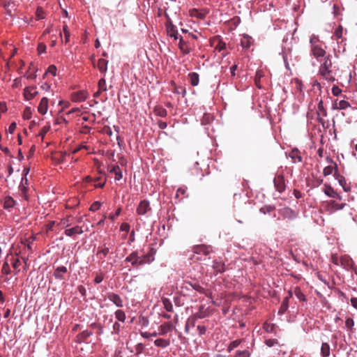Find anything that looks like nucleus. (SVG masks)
<instances>
[{
  "label": "nucleus",
  "mask_w": 357,
  "mask_h": 357,
  "mask_svg": "<svg viewBox=\"0 0 357 357\" xmlns=\"http://www.w3.org/2000/svg\"><path fill=\"white\" fill-rule=\"evenodd\" d=\"M319 73L325 79L329 82H334L335 80L333 70L331 56L330 54L324 58V61L321 63L319 68Z\"/></svg>",
  "instance_id": "nucleus-1"
},
{
  "label": "nucleus",
  "mask_w": 357,
  "mask_h": 357,
  "mask_svg": "<svg viewBox=\"0 0 357 357\" xmlns=\"http://www.w3.org/2000/svg\"><path fill=\"white\" fill-rule=\"evenodd\" d=\"M210 314L208 307H205L204 305L199 306L198 311L193 314L189 319L188 321H192V326H195V321L199 319H204L208 317Z\"/></svg>",
  "instance_id": "nucleus-2"
},
{
  "label": "nucleus",
  "mask_w": 357,
  "mask_h": 357,
  "mask_svg": "<svg viewBox=\"0 0 357 357\" xmlns=\"http://www.w3.org/2000/svg\"><path fill=\"white\" fill-rule=\"evenodd\" d=\"M274 185L276 190L279 192H283L286 189L284 177L282 174H278L274 178Z\"/></svg>",
  "instance_id": "nucleus-3"
},
{
  "label": "nucleus",
  "mask_w": 357,
  "mask_h": 357,
  "mask_svg": "<svg viewBox=\"0 0 357 357\" xmlns=\"http://www.w3.org/2000/svg\"><path fill=\"white\" fill-rule=\"evenodd\" d=\"M334 176L338 181L339 184L342 187L345 192L350 191V186L347 185L345 178L338 173L337 164H335Z\"/></svg>",
  "instance_id": "nucleus-4"
},
{
  "label": "nucleus",
  "mask_w": 357,
  "mask_h": 357,
  "mask_svg": "<svg viewBox=\"0 0 357 357\" xmlns=\"http://www.w3.org/2000/svg\"><path fill=\"white\" fill-rule=\"evenodd\" d=\"M151 210L149 202L146 199H144L139 204L136 211L138 215H144L151 211Z\"/></svg>",
  "instance_id": "nucleus-5"
},
{
  "label": "nucleus",
  "mask_w": 357,
  "mask_h": 357,
  "mask_svg": "<svg viewBox=\"0 0 357 357\" xmlns=\"http://www.w3.org/2000/svg\"><path fill=\"white\" fill-rule=\"evenodd\" d=\"M340 265L347 270L353 269L354 262L353 259L348 255H343L340 259Z\"/></svg>",
  "instance_id": "nucleus-6"
},
{
  "label": "nucleus",
  "mask_w": 357,
  "mask_h": 357,
  "mask_svg": "<svg viewBox=\"0 0 357 357\" xmlns=\"http://www.w3.org/2000/svg\"><path fill=\"white\" fill-rule=\"evenodd\" d=\"M311 54L313 55L314 58L319 60V58L324 57L326 56V52L322 48L320 45L313 46V47L310 48Z\"/></svg>",
  "instance_id": "nucleus-7"
},
{
  "label": "nucleus",
  "mask_w": 357,
  "mask_h": 357,
  "mask_svg": "<svg viewBox=\"0 0 357 357\" xmlns=\"http://www.w3.org/2000/svg\"><path fill=\"white\" fill-rule=\"evenodd\" d=\"M321 115H322L324 117L327 116V115H328L327 111L324 106V102H323L322 99H320L318 101L317 119L320 123L324 124V121L321 117Z\"/></svg>",
  "instance_id": "nucleus-8"
},
{
  "label": "nucleus",
  "mask_w": 357,
  "mask_h": 357,
  "mask_svg": "<svg viewBox=\"0 0 357 357\" xmlns=\"http://www.w3.org/2000/svg\"><path fill=\"white\" fill-rule=\"evenodd\" d=\"M345 205V204H338L333 200H330L327 202L326 208L328 211L332 213L335 211L342 210Z\"/></svg>",
  "instance_id": "nucleus-9"
},
{
  "label": "nucleus",
  "mask_w": 357,
  "mask_h": 357,
  "mask_svg": "<svg viewBox=\"0 0 357 357\" xmlns=\"http://www.w3.org/2000/svg\"><path fill=\"white\" fill-rule=\"evenodd\" d=\"M107 297L110 301H112L117 307H121L123 306V300L118 294H114L113 292H108L107 294Z\"/></svg>",
  "instance_id": "nucleus-10"
},
{
  "label": "nucleus",
  "mask_w": 357,
  "mask_h": 357,
  "mask_svg": "<svg viewBox=\"0 0 357 357\" xmlns=\"http://www.w3.org/2000/svg\"><path fill=\"white\" fill-rule=\"evenodd\" d=\"M212 267L214 270L215 275L222 273L225 271V264L222 260L220 259L214 260L213 261Z\"/></svg>",
  "instance_id": "nucleus-11"
},
{
  "label": "nucleus",
  "mask_w": 357,
  "mask_h": 357,
  "mask_svg": "<svg viewBox=\"0 0 357 357\" xmlns=\"http://www.w3.org/2000/svg\"><path fill=\"white\" fill-rule=\"evenodd\" d=\"M38 94L36 86H27L24 89V96L26 100L33 99Z\"/></svg>",
  "instance_id": "nucleus-12"
},
{
  "label": "nucleus",
  "mask_w": 357,
  "mask_h": 357,
  "mask_svg": "<svg viewBox=\"0 0 357 357\" xmlns=\"http://www.w3.org/2000/svg\"><path fill=\"white\" fill-rule=\"evenodd\" d=\"M192 250L196 254H203L204 255H207L211 252V248L205 245H198L194 246L192 248Z\"/></svg>",
  "instance_id": "nucleus-13"
},
{
  "label": "nucleus",
  "mask_w": 357,
  "mask_h": 357,
  "mask_svg": "<svg viewBox=\"0 0 357 357\" xmlns=\"http://www.w3.org/2000/svg\"><path fill=\"white\" fill-rule=\"evenodd\" d=\"M324 192L330 197L342 199V197L328 184L324 185Z\"/></svg>",
  "instance_id": "nucleus-14"
},
{
  "label": "nucleus",
  "mask_w": 357,
  "mask_h": 357,
  "mask_svg": "<svg viewBox=\"0 0 357 357\" xmlns=\"http://www.w3.org/2000/svg\"><path fill=\"white\" fill-rule=\"evenodd\" d=\"M84 232L82 228L79 226H75L70 229H66L64 231V234L67 236L72 237L76 234H82Z\"/></svg>",
  "instance_id": "nucleus-15"
},
{
  "label": "nucleus",
  "mask_w": 357,
  "mask_h": 357,
  "mask_svg": "<svg viewBox=\"0 0 357 357\" xmlns=\"http://www.w3.org/2000/svg\"><path fill=\"white\" fill-rule=\"evenodd\" d=\"M173 325L170 322H165L163 324L160 325L159 327V333L158 334L160 335H164L167 333L172 331L173 330Z\"/></svg>",
  "instance_id": "nucleus-16"
},
{
  "label": "nucleus",
  "mask_w": 357,
  "mask_h": 357,
  "mask_svg": "<svg viewBox=\"0 0 357 357\" xmlns=\"http://www.w3.org/2000/svg\"><path fill=\"white\" fill-rule=\"evenodd\" d=\"M178 47L184 54H188L191 52V48L188 45V42L185 41L182 37L179 39Z\"/></svg>",
  "instance_id": "nucleus-17"
},
{
  "label": "nucleus",
  "mask_w": 357,
  "mask_h": 357,
  "mask_svg": "<svg viewBox=\"0 0 357 357\" xmlns=\"http://www.w3.org/2000/svg\"><path fill=\"white\" fill-rule=\"evenodd\" d=\"M207 13H208V11H206V10L199 11V10H197L196 8H193V9H191L189 10V14L191 17H197V19H200V20L204 19L206 17V15H207Z\"/></svg>",
  "instance_id": "nucleus-18"
},
{
  "label": "nucleus",
  "mask_w": 357,
  "mask_h": 357,
  "mask_svg": "<svg viewBox=\"0 0 357 357\" xmlns=\"http://www.w3.org/2000/svg\"><path fill=\"white\" fill-rule=\"evenodd\" d=\"M289 157L291 158V160L294 163L301 162H302V156L301 155V152L297 149H294L289 153Z\"/></svg>",
  "instance_id": "nucleus-19"
},
{
  "label": "nucleus",
  "mask_w": 357,
  "mask_h": 357,
  "mask_svg": "<svg viewBox=\"0 0 357 357\" xmlns=\"http://www.w3.org/2000/svg\"><path fill=\"white\" fill-rule=\"evenodd\" d=\"M92 335H93V333L91 331H88V330L84 331L77 335V337H76L77 342L79 343L84 342Z\"/></svg>",
  "instance_id": "nucleus-20"
},
{
  "label": "nucleus",
  "mask_w": 357,
  "mask_h": 357,
  "mask_svg": "<svg viewBox=\"0 0 357 357\" xmlns=\"http://www.w3.org/2000/svg\"><path fill=\"white\" fill-rule=\"evenodd\" d=\"M126 261L130 262L132 266H138L139 256L137 251L130 253L126 258Z\"/></svg>",
  "instance_id": "nucleus-21"
},
{
  "label": "nucleus",
  "mask_w": 357,
  "mask_h": 357,
  "mask_svg": "<svg viewBox=\"0 0 357 357\" xmlns=\"http://www.w3.org/2000/svg\"><path fill=\"white\" fill-rule=\"evenodd\" d=\"M48 107V99L47 98H43L38 107V111L40 114L44 115L46 114Z\"/></svg>",
  "instance_id": "nucleus-22"
},
{
  "label": "nucleus",
  "mask_w": 357,
  "mask_h": 357,
  "mask_svg": "<svg viewBox=\"0 0 357 357\" xmlns=\"http://www.w3.org/2000/svg\"><path fill=\"white\" fill-rule=\"evenodd\" d=\"M109 172L114 174L116 181H119L122 178V172L118 165H114L109 167Z\"/></svg>",
  "instance_id": "nucleus-23"
},
{
  "label": "nucleus",
  "mask_w": 357,
  "mask_h": 357,
  "mask_svg": "<svg viewBox=\"0 0 357 357\" xmlns=\"http://www.w3.org/2000/svg\"><path fill=\"white\" fill-rule=\"evenodd\" d=\"M351 106L350 103L344 100H342L340 102H335L333 105V109H346Z\"/></svg>",
  "instance_id": "nucleus-24"
},
{
  "label": "nucleus",
  "mask_w": 357,
  "mask_h": 357,
  "mask_svg": "<svg viewBox=\"0 0 357 357\" xmlns=\"http://www.w3.org/2000/svg\"><path fill=\"white\" fill-rule=\"evenodd\" d=\"M67 271V268L66 266H61L57 267L55 269L53 275L56 279L62 280L63 279V275L62 273H66Z\"/></svg>",
  "instance_id": "nucleus-25"
},
{
  "label": "nucleus",
  "mask_w": 357,
  "mask_h": 357,
  "mask_svg": "<svg viewBox=\"0 0 357 357\" xmlns=\"http://www.w3.org/2000/svg\"><path fill=\"white\" fill-rule=\"evenodd\" d=\"M171 85L172 86V91L176 94H182V96L184 97L186 94V90L183 86H176V83L174 81L171 82Z\"/></svg>",
  "instance_id": "nucleus-26"
},
{
  "label": "nucleus",
  "mask_w": 357,
  "mask_h": 357,
  "mask_svg": "<svg viewBox=\"0 0 357 357\" xmlns=\"http://www.w3.org/2000/svg\"><path fill=\"white\" fill-rule=\"evenodd\" d=\"M107 60L100 59L98 61L97 67L101 73H105L107 70Z\"/></svg>",
  "instance_id": "nucleus-27"
},
{
  "label": "nucleus",
  "mask_w": 357,
  "mask_h": 357,
  "mask_svg": "<svg viewBox=\"0 0 357 357\" xmlns=\"http://www.w3.org/2000/svg\"><path fill=\"white\" fill-rule=\"evenodd\" d=\"M153 260V258L150 254L144 255L139 257L138 266H142L145 264H149Z\"/></svg>",
  "instance_id": "nucleus-28"
},
{
  "label": "nucleus",
  "mask_w": 357,
  "mask_h": 357,
  "mask_svg": "<svg viewBox=\"0 0 357 357\" xmlns=\"http://www.w3.org/2000/svg\"><path fill=\"white\" fill-rule=\"evenodd\" d=\"M154 344L158 347L165 348L170 344V341L167 339L158 338L154 341Z\"/></svg>",
  "instance_id": "nucleus-29"
},
{
  "label": "nucleus",
  "mask_w": 357,
  "mask_h": 357,
  "mask_svg": "<svg viewBox=\"0 0 357 357\" xmlns=\"http://www.w3.org/2000/svg\"><path fill=\"white\" fill-rule=\"evenodd\" d=\"M190 84L195 86H197L199 82V77L197 73H190L188 74Z\"/></svg>",
  "instance_id": "nucleus-30"
},
{
  "label": "nucleus",
  "mask_w": 357,
  "mask_h": 357,
  "mask_svg": "<svg viewBox=\"0 0 357 357\" xmlns=\"http://www.w3.org/2000/svg\"><path fill=\"white\" fill-rule=\"evenodd\" d=\"M161 300H162V303L163 304L164 308L167 312H173V305H172L171 301L169 298H165V297H162Z\"/></svg>",
  "instance_id": "nucleus-31"
},
{
  "label": "nucleus",
  "mask_w": 357,
  "mask_h": 357,
  "mask_svg": "<svg viewBox=\"0 0 357 357\" xmlns=\"http://www.w3.org/2000/svg\"><path fill=\"white\" fill-rule=\"evenodd\" d=\"M321 354L322 357H328L330 356V345L324 342L321 347Z\"/></svg>",
  "instance_id": "nucleus-32"
},
{
  "label": "nucleus",
  "mask_w": 357,
  "mask_h": 357,
  "mask_svg": "<svg viewBox=\"0 0 357 357\" xmlns=\"http://www.w3.org/2000/svg\"><path fill=\"white\" fill-rule=\"evenodd\" d=\"M289 307V297H285L280 307L278 314H283Z\"/></svg>",
  "instance_id": "nucleus-33"
},
{
  "label": "nucleus",
  "mask_w": 357,
  "mask_h": 357,
  "mask_svg": "<svg viewBox=\"0 0 357 357\" xmlns=\"http://www.w3.org/2000/svg\"><path fill=\"white\" fill-rule=\"evenodd\" d=\"M15 204V201L11 197H6L4 199L3 207L6 209L13 208Z\"/></svg>",
  "instance_id": "nucleus-34"
},
{
  "label": "nucleus",
  "mask_w": 357,
  "mask_h": 357,
  "mask_svg": "<svg viewBox=\"0 0 357 357\" xmlns=\"http://www.w3.org/2000/svg\"><path fill=\"white\" fill-rule=\"evenodd\" d=\"M154 112L157 116L161 117H165L167 114V110L163 108L162 106H156L154 108Z\"/></svg>",
  "instance_id": "nucleus-35"
},
{
  "label": "nucleus",
  "mask_w": 357,
  "mask_h": 357,
  "mask_svg": "<svg viewBox=\"0 0 357 357\" xmlns=\"http://www.w3.org/2000/svg\"><path fill=\"white\" fill-rule=\"evenodd\" d=\"M86 98V93L85 91H79L74 94L73 99L76 101H84Z\"/></svg>",
  "instance_id": "nucleus-36"
},
{
  "label": "nucleus",
  "mask_w": 357,
  "mask_h": 357,
  "mask_svg": "<svg viewBox=\"0 0 357 357\" xmlns=\"http://www.w3.org/2000/svg\"><path fill=\"white\" fill-rule=\"evenodd\" d=\"M264 77V75L261 71L258 70L256 72L255 76V85L259 88L261 89L262 86L260 84L261 79Z\"/></svg>",
  "instance_id": "nucleus-37"
},
{
  "label": "nucleus",
  "mask_w": 357,
  "mask_h": 357,
  "mask_svg": "<svg viewBox=\"0 0 357 357\" xmlns=\"http://www.w3.org/2000/svg\"><path fill=\"white\" fill-rule=\"evenodd\" d=\"M167 32L169 36L174 38L175 40L178 39V32L175 26H172L170 28H168Z\"/></svg>",
  "instance_id": "nucleus-38"
},
{
  "label": "nucleus",
  "mask_w": 357,
  "mask_h": 357,
  "mask_svg": "<svg viewBox=\"0 0 357 357\" xmlns=\"http://www.w3.org/2000/svg\"><path fill=\"white\" fill-rule=\"evenodd\" d=\"M294 294L296 296V298L300 301H305V296L304 295V294L302 292L301 289L299 287H296L294 289Z\"/></svg>",
  "instance_id": "nucleus-39"
},
{
  "label": "nucleus",
  "mask_w": 357,
  "mask_h": 357,
  "mask_svg": "<svg viewBox=\"0 0 357 357\" xmlns=\"http://www.w3.org/2000/svg\"><path fill=\"white\" fill-rule=\"evenodd\" d=\"M251 356V353L247 350V349H245V350H243V351H241V350H238L235 352V355L234 357H250Z\"/></svg>",
  "instance_id": "nucleus-40"
},
{
  "label": "nucleus",
  "mask_w": 357,
  "mask_h": 357,
  "mask_svg": "<svg viewBox=\"0 0 357 357\" xmlns=\"http://www.w3.org/2000/svg\"><path fill=\"white\" fill-rule=\"evenodd\" d=\"M218 41V44L215 45V49L219 52L226 48V43L222 42L220 38H216L213 39V41Z\"/></svg>",
  "instance_id": "nucleus-41"
},
{
  "label": "nucleus",
  "mask_w": 357,
  "mask_h": 357,
  "mask_svg": "<svg viewBox=\"0 0 357 357\" xmlns=\"http://www.w3.org/2000/svg\"><path fill=\"white\" fill-rule=\"evenodd\" d=\"M115 317L119 321L124 322L126 320V314L121 310H118L115 312Z\"/></svg>",
  "instance_id": "nucleus-42"
},
{
  "label": "nucleus",
  "mask_w": 357,
  "mask_h": 357,
  "mask_svg": "<svg viewBox=\"0 0 357 357\" xmlns=\"http://www.w3.org/2000/svg\"><path fill=\"white\" fill-rule=\"evenodd\" d=\"M70 218H71V216H67L66 218H63L62 220H61V221L57 224V225H61L63 227H68L69 226L71 225V222H70Z\"/></svg>",
  "instance_id": "nucleus-43"
},
{
  "label": "nucleus",
  "mask_w": 357,
  "mask_h": 357,
  "mask_svg": "<svg viewBox=\"0 0 357 357\" xmlns=\"http://www.w3.org/2000/svg\"><path fill=\"white\" fill-rule=\"evenodd\" d=\"M283 215L285 218H293L296 217V214L294 212V211H292L289 208H284L283 209Z\"/></svg>",
  "instance_id": "nucleus-44"
},
{
  "label": "nucleus",
  "mask_w": 357,
  "mask_h": 357,
  "mask_svg": "<svg viewBox=\"0 0 357 357\" xmlns=\"http://www.w3.org/2000/svg\"><path fill=\"white\" fill-rule=\"evenodd\" d=\"M242 341H243L242 339H239V340H236L231 342L228 346V349H227L228 351L230 352L234 349L236 348L242 342Z\"/></svg>",
  "instance_id": "nucleus-45"
},
{
  "label": "nucleus",
  "mask_w": 357,
  "mask_h": 357,
  "mask_svg": "<svg viewBox=\"0 0 357 357\" xmlns=\"http://www.w3.org/2000/svg\"><path fill=\"white\" fill-rule=\"evenodd\" d=\"M310 48L313 46L320 45V40L318 36L315 35L311 36L310 38Z\"/></svg>",
  "instance_id": "nucleus-46"
},
{
  "label": "nucleus",
  "mask_w": 357,
  "mask_h": 357,
  "mask_svg": "<svg viewBox=\"0 0 357 357\" xmlns=\"http://www.w3.org/2000/svg\"><path fill=\"white\" fill-rule=\"evenodd\" d=\"M109 246H106V244H103L102 248L98 250V255H102L104 257H105L109 253V247L110 244L108 245Z\"/></svg>",
  "instance_id": "nucleus-47"
},
{
  "label": "nucleus",
  "mask_w": 357,
  "mask_h": 357,
  "mask_svg": "<svg viewBox=\"0 0 357 357\" xmlns=\"http://www.w3.org/2000/svg\"><path fill=\"white\" fill-rule=\"evenodd\" d=\"M213 117L210 114H204L202 119V123L204 125H206L211 123L213 120Z\"/></svg>",
  "instance_id": "nucleus-48"
},
{
  "label": "nucleus",
  "mask_w": 357,
  "mask_h": 357,
  "mask_svg": "<svg viewBox=\"0 0 357 357\" xmlns=\"http://www.w3.org/2000/svg\"><path fill=\"white\" fill-rule=\"evenodd\" d=\"M98 86L99 90H100L102 91H107L106 81L104 78H102L98 81Z\"/></svg>",
  "instance_id": "nucleus-49"
},
{
  "label": "nucleus",
  "mask_w": 357,
  "mask_h": 357,
  "mask_svg": "<svg viewBox=\"0 0 357 357\" xmlns=\"http://www.w3.org/2000/svg\"><path fill=\"white\" fill-rule=\"evenodd\" d=\"M63 34H64V37H65V42H66V43H67L69 42V40H70V31H69L68 26L66 24H65L63 26Z\"/></svg>",
  "instance_id": "nucleus-50"
},
{
  "label": "nucleus",
  "mask_w": 357,
  "mask_h": 357,
  "mask_svg": "<svg viewBox=\"0 0 357 357\" xmlns=\"http://www.w3.org/2000/svg\"><path fill=\"white\" fill-rule=\"evenodd\" d=\"M36 15L37 20H41L45 18V13L41 7H38L36 12Z\"/></svg>",
  "instance_id": "nucleus-51"
},
{
  "label": "nucleus",
  "mask_w": 357,
  "mask_h": 357,
  "mask_svg": "<svg viewBox=\"0 0 357 357\" xmlns=\"http://www.w3.org/2000/svg\"><path fill=\"white\" fill-rule=\"evenodd\" d=\"M23 118L25 120L30 119L31 118V110L30 107H26L23 112Z\"/></svg>",
  "instance_id": "nucleus-52"
},
{
  "label": "nucleus",
  "mask_w": 357,
  "mask_h": 357,
  "mask_svg": "<svg viewBox=\"0 0 357 357\" xmlns=\"http://www.w3.org/2000/svg\"><path fill=\"white\" fill-rule=\"evenodd\" d=\"M354 325V319L351 317H348L345 321V326L349 330H351Z\"/></svg>",
  "instance_id": "nucleus-53"
},
{
  "label": "nucleus",
  "mask_w": 357,
  "mask_h": 357,
  "mask_svg": "<svg viewBox=\"0 0 357 357\" xmlns=\"http://www.w3.org/2000/svg\"><path fill=\"white\" fill-rule=\"evenodd\" d=\"M241 45L243 48H249L250 46V40L249 38L244 37L241 40Z\"/></svg>",
  "instance_id": "nucleus-54"
},
{
  "label": "nucleus",
  "mask_w": 357,
  "mask_h": 357,
  "mask_svg": "<svg viewBox=\"0 0 357 357\" xmlns=\"http://www.w3.org/2000/svg\"><path fill=\"white\" fill-rule=\"evenodd\" d=\"M342 32H343L342 26L341 25H340L335 31L334 36L336 37L337 39H339V38H342Z\"/></svg>",
  "instance_id": "nucleus-55"
},
{
  "label": "nucleus",
  "mask_w": 357,
  "mask_h": 357,
  "mask_svg": "<svg viewBox=\"0 0 357 357\" xmlns=\"http://www.w3.org/2000/svg\"><path fill=\"white\" fill-rule=\"evenodd\" d=\"M1 271L6 275H9L10 273V268L9 264L7 262L3 263Z\"/></svg>",
  "instance_id": "nucleus-56"
},
{
  "label": "nucleus",
  "mask_w": 357,
  "mask_h": 357,
  "mask_svg": "<svg viewBox=\"0 0 357 357\" xmlns=\"http://www.w3.org/2000/svg\"><path fill=\"white\" fill-rule=\"evenodd\" d=\"M20 264H20V259H19L18 258H15V259H13L12 266H13V267L15 270H17V271H16L15 274H16V273H17L20 271V270L18 269V268H19V266H20Z\"/></svg>",
  "instance_id": "nucleus-57"
},
{
  "label": "nucleus",
  "mask_w": 357,
  "mask_h": 357,
  "mask_svg": "<svg viewBox=\"0 0 357 357\" xmlns=\"http://www.w3.org/2000/svg\"><path fill=\"white\" fill-rule=\"evenodd\" d=\"M334 168L332 166H327L323 170V174L324 176H327L333 173Z\"/></svg>",
  "instance_id": "nucleus-58"
},
{
  "label": "nucleus",
  "mask_w": 357,
  "mask_h": 357,
  "mask_svg": "<svg viewBox=\"0 0 357 357\" xmlns=\"http://www.w3.org/2000/svg\"><path fill=\"white\" fill-rule=\"evenodd\" d=\"M184 284H189L190 287H192L194 289L198 291H201L202 289V287L197 283L192 284L190 282L185 281Z\"/></svg>",
  "instance_id": "nucleus-59"
},
{
  "label": "nucleus",
  "mask_w": 357,
  "mask_h": 357,
  "mask_svg": "<svg viewBox=\"0 0 357 357\" xmlns=\"http://www.w3.org/2000/svg\"><path fill=\"white\" fill-rule=\"evenodd\" d=\"M101 206V203L100 202H93L91 206H90V211H98Z\"/></svg>",
  "instance_id": "nucleus-60"
},
{
  "label": "nucleus",
  "mask_w": 357,
  "mask_h": 357,
  "mask_svg": "<svg viewBox=\"0 0 357 357\" xmlns=\"http://www.w3.org/2000/svg\"><path fill=\"white\" fill-rule=\"evenodd\" d=\"M264 328L265 329L266 331L271 333L273 332L275 329V325L272 324L265 323L264 324Z\"/></svg>",
  "instance_id": "nucleus-61"
},
{
  "label": "nucleus",
  "mask_w": 357,
  "mask_h": 357,
  "mask_svg": "<svg viewBox=\"0 0 357 357\" xmlns=\"http://www.w3.org/2000/svg\"><path fill=\"white\" fill-rule=\"evenodd\" d=\"M294 83H295L296 89L298 90L300 92H301L303 91V84L302 81L298 79H295Z\"/></svg>",
  "instance_id": "nucleus-62"
},
{
  "label": "nucleus",
  "mask_w": 357,
  "mask_h": 357,
  "mask_svg": "<svg viewBox=\"0 0 357 357\" xmlns=\"http://www.w3.org/2000/svg\"><path fill=\"white\" fill-rule=\"evenodd\" d=\"M50 127L49 126H44L41 130L40 131L38 135L41 137L42 139H43L47 134V132L50 130Z\"/></svg>",
  "instance_id": "nucleus-63"
},
{
  "label": "nucleus",
  "mask_w": 357,
  "mask_h": 357,
  "mask_svg": "<svg viewBox=\"0 0 357 357\" xmlns=\"http://www.w3.org/2000/svg\"><path fill=\"white\" fill-rule=\"evenodd\" d=\"M278 340L275 339H268L265 341V344L268 347H271L275 344H278Z\"/></svg>",
  "instance_id": "nucleus-64"
}]
</instances>
